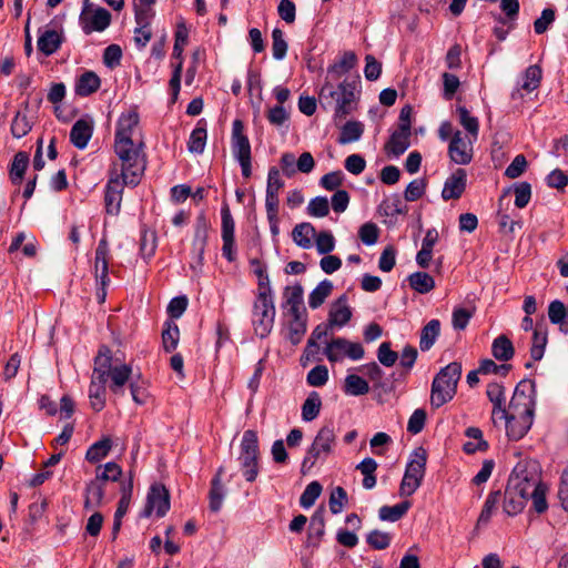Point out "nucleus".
<instances>
[{
	"mask_svg": "<svg viewBox=\"0 0 568 568\" xmlns=\"http://www.w3.org/2000/svg\"><path fill=\"white\" fill-rule=\"evenodd\" d=\"M101 81L97 73L87 71L79 77L75 83V93L80 97H88L97 92Z\"/></svg>",
	"mask_w": 568,
	"mask_h": 568,
	"instance_id": "31",
	"label": "nucleus"
},
{
	"mask_svg": "<svg viewBox=\"0 0 568 568\" xmlns=\"http://www.w3.org/2000/svg\"><path fill=\"white\" fill-rule=\"evenodd\" d=\"M179 338H180L179 326L175 323L168 324V327L162 332V341H163L164 349L169 353L173 352L178 346Z\"/></svg>",
	"mask_w": 568,
	"mask_h": 568,
	"instance_id": "55",
	"label": "nucleus"
},
{
	"mask_svg": "<svg viewBox=\"0 0 568 568\" xmlns=\"http://www.w3.org/2000/svg\"><path fill=\"white\" fill-rule=\"evenodd\" d=\"M221 219H222V230L221 236L223 241L222 254L229 261L233 262L235 260V250H234V229L235 223L231 211L227 204H224L221 209Z\"/></svg>",
	"mask_w": 568,
	"mask_h": 568,
	"instance_id": "16",
	"label": "nucleus"
},
{
	"mask_svg": "<svg viewBox=\"0 0 568 568\" xmlns=\"http://www.w3.org/2000/svg\"><path fill=\"white\" fill-rule=\"evenodd\" d=\"M173 57L182 61L184 45L187 43L189 30L183 22L179 23L175 31Z\"/></svg>",
	"mask_w": 568,
	"mask_h": 568,
	"instance_id": "59",
	"label": "nucleus"
},
{
	"mask_svg": "<svg viewBox=\"0 0 568 568\" xmlns=\"http://www.w3.org/2000/svg\"><path fill=\"white\" fill-rule=\"evenodd\" d=\"M515 205L518 209H524L530 201L531 186L528 182H520L514 186Z\"/></svg>",
	"mask_w": 568,
	"mask_h": 568,
	"instance_id": "63",
	"label": "nucleus"
},
{
	"mask_svg": "<svg viewBox=\"0 0 568 568\" xmlns=\"http://www.w3.org/2000/svg\"><path fill=\"white\" fill-rule=\"evenodd\" d=\"M307 213L314 217H324L329 213L328 200L324 196L312 199L307 206Z\"/></svg>",
	"mask_w": 568,
	"mask_h": 568,
	"instance_id": "62",
	"label": "nucleus"
},
{
	"mask_svg": "<svg viewBox=\"0 0 568 568\" xmlns=\"http://www.w3.org/2000/svg\"><path fill=\"white\" fill-rule=\"evenodd\" d=\"M548 317L552 324H559L560 329L568 327V312L561 301H552L548 306Z\"/></svg>",
	"mask_w": 568,
	"mask_h": 568,
	"instance_id": "47",
	"label": "nucleus"
},
{
	"mask_svg": "<svg viewBox=\"0 0 568 568\" xmlns=\"http://www.w3.org/2000/svg\"><path fill=\"white\" fill-rule=\"evenodd\" d=\"M130 392H131L132 399L138 405L146 404V402L150 397V394H149L148 387H146V382L141 379L140 375L136 378L131 379Z\"/></svg>",
	"mask_w": 568,
	"mask_h": 568,
	"instance_id": "51",
	"label": "nucleus"
},
{
	"mask_svg": "<svg viewBox=\"0 0 568 568\" xmlns=\"http://www.w3.org/2000/svg\"><path fill=\"white\" fill-rule=\"evenodd\" d=\"M352 318V310L347 304V296L343 294L332 304L328 313V326L331 328L337 326L343 327Z\"/></svg>",
	"mask_w": 568,
	"mask_h": 568,
	"instance_id": "24",
	"label": "nucleus"
},
{
	"mask_svg": "<svg viewBox=\"0 0 568 568\" xmlns=\"http://www.w3.org/2000/svg\"><path fill=\"white\" fill-rule=\"evenodd\" d=\"M456 112L459 116V122L464 126V129L469 133L470 138H474V141L478 138L479 131V122L478 119L471 116L469 111L465 106H457Z\"/></svg>",
	"mask_w": 568,
	"mask_h": 568,
	"instance_id": "48",
	"label": "nucleus"
},
{
	"mask_svg": "<svg viewBox=\"0 0 568 568\" xmlns=\"http://www.w3.org/2000/svg\"><path fill=\"white\" fill-rule=\"evenodd\" d=\"M324 353L329 362L335 363L342 361L345 356L353 361H358L364 357L365 351L359 343L351 342L344 337H336L327 343Z\"/></svg>",
	"mask_w": 568,
	"mask_h": 568,
	"instance_id": "12",
	"label": "nucleus"
},
{
	"mask_svg": "<svg viewBox=\"0 0 568 568\" xmlns=\"http://www.w3.org/2000/svg\"><path fill=\"white\" fill-rule=\"evenodd\" d=\"M344 392L352 396H362L369 392V385L363 377L349 374L345 378Z\"/></svg>",
	"mask_w": 568,
	"mask_h": 568,
	"instance_id": "44",
	"label": "nucleus"
},
{
	"mask_svg": "<svg viewBox=\"0 0 568 568\" xmlns=\"http://www.w3.org/2000/svg\"><path fill=\"white\" fill-rule=\"evenodd\" d=\"M377 358L382 365L392 367L398 359V354L390 348V343L384 342L377 349Z\"/></svg>",
	"mask_w": 568,
	"mask_h": 568,
	"instance_id": "64",
	"label": "nucleus"
},
{
	"mask_svg": "<svg viewBox=\"0 0 568 568\" xmlns=\"http://www.w3.org/2000/svg\"><path fill=\"white\" fill-rule=\"evenodd\" d=\"M409 286L419 294H427L435 287V281L426 272H415L408 276Z\"/></svg>",
	"mask_w": 568,
	"mask_h": 568,
	"instance_id": "36",
	"label": "nucleus"
},
{
	"mask_svg": "<svg viewBox=\"0 0 568 568\" xmlns=\"http://www.w3.org/2000/svg\"><path fill=\"white\" fill-rule=\"evenodd\" d=\"M516 484L506 487L504 495V511L509 516H515L523 511L528 499L516 491Z\"/></svg>",
	"mask_w": 568,
	"mask_h": 568,
	"instance_id": "27",
	"label": "nucleus"
},
{
	"mask_svg": "<svg viewBox=\"0 0 568 568\" xmlns=\"http://www.w3.org/2000/svg\"><path fill=\"white\" fill-rule=\"evenodd\" d=\"M474 142V138L466 139L460 131H456L448 146V154L452 161L460 165L468 164L473 159Z\"/></svg>",
	"mask_w": 568,
	"mask_h": 568,
	"instance_id": "15",
	"label": "nucleus"
},
{
	"mask_svg": "<svg viewBox=\"0 0 568 568\" xmlns=\"http://www.w3.org/2000/svg\"><path fill=\"white\" fill-rule=\"evenodd\" d=\"M491 353L497 361L507 362L513 358L515 349L511 341L506 335H500L494 339Z\"/></svg>",
	"mask_w": 568,
	"mask_h": 568,
	"instance_id": "34",
	"label": "nucleus"
},
{
	"mask_svg": "<svg viewBox=\"0 0 568 568\" xmlns=\"http://www.w3.org/2000/svg\"><path fill=\"white\" fill-rule=\"evenodd\" d=\"M335 442L336 435L333 424L321 427L302 462V473L308 471L317 460H325L333 453Z\"/></svg>",
	"mask_w": 568,
	"mask_h": 568,
	"instance_id": "6",
	"label": "nucleus"
},
{
	"mask_svg": "<svg viewBox=\"0 0 568 568\" xmlns=\"http://www.w3.org/2000/svg\"><path fill=\"white\" fill-rule=\"evenodd\" d=\"M357 63V57L353 51H346L327 69V78L332 80L339 79L343 74L351 71Z\"/></svg>",
	"mask_w": 568,
	"mask_h": 568,
	"instance_id": "28",
	"label": "nucleus"
},
{
	"mask_svg": "<svg viewBox=\"0 0 568 568\" xmlns=\"http://www.w3.org/2000/svg\"><path fill=\"white\" fill-rule=\"evenodd\" d=\"M109 246L105 239L100 240L95 250L94 273L97 283L105 287L109 283V264H108Z\"/></svg>",
	"mask_w": 568,
	"mask_h": 568,
	"instance_id": "23",
	"label": "nucleus"
},
{
	"mask_svg": "<svg viewBox=\"0 0 568 568\" xmlns=\"http://www.w3.org/2000/svg\"><path fill=\"white\" fill-rule=\"evenodd\" d=\"M364 132V125L358 121H348L346 122L338 138V142L341 144H348L355 142L361 139Z\"/></svg>",
	"mask_w": 568,
	"mask_h": 568,
	"instance_id": "46",
	"label": "nucleus"
},
{
	"mask_svg": "<svg viewBox=\"0 0 568 568\" xmlns=\"http://www.w3.org/2000/svg\"><path fill=\"white\" fill-rule=\"evenodd\" d=\"M426 181L424 179L413 180L405 189L404 197L408 202H414L420 199L426 190Z\"/></svg>",
	"mask_w": 568,
	"mask_h": 568,
	"instance_id": "61",
	"label": "nucleus"
},
{
	"mask_svg": "<svg viewBox=\"0 0 568 568\" xmlns=\"http://www.w3.org/2000/svg\"><path fill=\"white\" fill-rule=\"evenodd\" d=\"M104 497V486L99 480H91L85 487L84 507L95 508L102 504Z\"/></svg>",
	"mask_w": 568,
	"mask_h": 568,
	"instance_id": "37",
	"label": "nucleus"
},
{
	"mask_svg": "<svg viewBox=\"0 0 568 568\" xmlns=\"http://www.w3.org/2000/svg\"><path fill=\"white\" fill-rule=\"evenodd\" d=\"M287 42L281 29L275 28L272 31V54L275 60H283L287 52Z\"/></svg>",
	"mask_w": 568,
	"mask_h": 568,
	"instance_id": "53",
	"label": "nucleus"
},
{
	"mask_svg": "<svg viewBox=\"0 0 568 568\" xmlns=\"http://www.w3.org/2000/svg\"><path fill=\"white\" fill-rule=\"evenodd\" d=\"M358 236L365 245H374L378 241L379 229L375 223L366 222L359 227Z\"/></svg>",
	"mask_w": 568,
	"mask_h": 568,
	"instance_id": "56",
	"label": "nucleus"
},
{
	"mask_svg": "<svg viewBox=\"0 0 568 568\" xmlns=\"http://www.w3.org/2000/svg\"><path fill=\"white\" fill-rule=\"evenodd\" d=\"M143 142L138 143L114 141V152L121 161L120 178L126 185L139 184L146 163L143 153Z\"/></svg>",
	"mask_w": 568,
	"mask_h": 568,
	"instance_id": "2",
	"label": "nucleus"
},
{
	"mask_svg": "<svg viewBox=\"0 0 568 568\" xmlns=\"http://www.w3.org/2000/svg\"><path fill=\"white\" fill-rule=\"evenodd\" d=\"M123 180L120 178L118 170L113 168L111 171L110 180L105 186V209L109 214H118L122 201Z\"/></svg>",
	"mask_w": 568,
	"mask_h": 568,
	"instance_id": "17",
	"label": "nucleus"
},
{
	"mask_svg": "<svg viewBox=\"0 0 568 568\" xmlns=\"http://www.w3.org/2000/svg\"><path fill=\"white\" fill-rule=\"evenodd\" d=\"M95 357H102L106 359V374L110 377V389L115 395L124 394V385L131 382L132 368L126 364L112 366V354L108 346L103 345L100 347Z\"/></svg>",
	"mask_w": 568,
	"mask_h": 568,
	"instance_id": "9",
	"label": "nucleus"
},
{
	"mask_svg": "<svg viewBox=\"0 0 568 568\" xmlns=\"http://www.w3.org/2000/svg\"><path fill=\"white\" fill-rule=\"evenodd\" d=\"M500 496H501L500 490L491 491L488 495V497L483 506V509L480 511V515L478 517L477 526L486 525L490 520L491 515L495 511L496 506L500 500Z\"/></svg>",
	"mask_w": 568,
	"mask_h": 568,
	"instance_id": "50",
	"label": "nucleus"
},
{
	"mask_svg": "<svg viewBox=\"0 0 568 568\" xmlns=\"http://www.w3.org/2000/svg\"><path fill=\"white\" fill-rule=\"evenodd\" d=\"M427 455L423 448L416 449L409 459L399 486V496H412L422 485L426 470Z\"/></svg>",
	"mask_w": 568,
	"mask_h": 568,
	"instance_id": "7",
	"label": "nucleus"
},
{
	"mask_svg": "<svg viewBox=\"0 0 568 568\" xmlns=\"http://www.w3.org/2000/svg\"><path fill=\"white\" fill-rule=\"evenodd\" d=\"M534 415H520L509 412L507 422L505 423L506 434L510 440L521 439L530 429Z\"/></svg>",
	"mask_w": 568,
	"mask_h": 568,
	"instance_id": "18",
	"label": "nucleus"
},
{
	"mask_svg": "<svg viewBox=\"0 0 568 568\" xmlns=\"http://www.w3.org/2000/svg\"><path fill=\"white\" fill-rule=\"evenodd\" d=\"M333 291V283L329 280H323L310 294L308 305L311 308H318Z\"/></svg>",
	"mask_w": 568,
	"mask_h": 568,
	"instance_id": "41",
	"label": "nucleus"
},
{
	"mask_svg": "<svg viewBox=\"0 0 568 568\" xmlns=\"http://www.w3.org/2000/svg\"><path fill=\"white\" fill-rule=\"evenodd\" d=\"M346 501H347L346 490L341 486L335 487L331 493L329 501H328L331 513L334 515L342 513L343 507L346 504Z\"/></svg>",
	"mask_w": 568,
	"mask_h": 568,
	"instance_id": "58",
	"label": "nucleus"
},
{
	"mask_svg": "<svg viewBox=\"0 0 568 568\" xmlns=\"http://www.w3.org/2000/svg\"><path fill=\"white\" fill-rule=\"evenodd\" d=\"M29 165V155L27 152H18L12 160L10 168V179L13 184H20Z\"/></svg>",
	"mask_w": 568,
	"mask_h": 568,
	"instance_id": "38",
	"label": "nucleus"
},
{
	"mask_svg": "<svg viewBox=\"0 0 568 568\" xmlns=\"http://www.w3.org/2000/svg\"><path fill=\"white\" fill-rule=\"evenodd\" d=\"M467 182V173L464 169H457L444 183L442 191V197L445 201L459 199L465 189Z\"/></svg>",
	"mask_w": 568,
	"mask_h": 568,
	"instance_id": "21",
	"label": "nucleus"
},
{
	"mask_svg": "<svg viewBox=\"0 0 568 568\" xmlns=\"http://www.w3.org/2000/svg\"><path fill=\"white\" fill-rule=\"evenodd\" d=\"M170 509V494L161 484H153L146 497V505L142 513L143 517L151 516L155 510L158 517H163Z\"/></svg>",
	"mask_w": 568,
	"mask_h": 568,
	"instance_id": "14",
	"label": "nucleus"
},
{
	"mask_svg": "<svg viewBox=\"0 0 568 568\" xmlns=\"http://www.w3.org/2000/svg\"><path fill=\"white\" fill-rule=\"evenodd\" d=\"M547 345V329L541 325L537 324L532 334V345L530 348V356L534 361H540L545 353Z\"/></svg>",
	"mask_w": 568,
	"mask_h": 568,
	"instance_id": "40",
	"label": "nucleus"
},
{
	"mask_svg": "<svg viewBox=\"0 0 568 568\" xmlns=\"http://www.w3.org/2000/svg\"><path fill=\"white\" fill-rule=\"evenodd\" d=\"M260 456L257 433L253 429L245 430L240 444L237 462L242 475L248 483L255 481L258 476Z\"/></svg>",
	"mask_w": 568,
	"mask_h": 568,
	"instance_id": "5",
	"label": "nucleus"
},
{
	"mask_svg": "<svg viewBox=\"0 0 568 568\" xmlns=\"http://www.w3.org/2000/svg\"><path fill=\"white\" fill-rule=\"evenodd\" d=\"M275 317V307L273 298L256 297L253 306L252 323L255 334L261 338L266 337L273 327Z\"/></svg>",
	"mask_w": 568,
	"mask_h": 568,
	"instance_id": "10",
	"label": "nucleus"
},
{
	"mask_svg": "<svg viewBox=\"0 0 568 568\" xmlns=\"http://www.w3.org/2000/svg\"><path fill=\"white\" fill-rule=\"evenodd\" d=\"M541 75L542 71L539 65H529L525 71L524 81L520 85V89L525 90L526 92L536 90L540 84Z\"/></svg>",
	"mask_w": 568,
	"mask_h": 568,
	"instance_id": "49",
	"label": "nucleus"
},
{
	"mask_svg": "<svg viewBox=\"0 0 568 568\" xmlns=\"http://www.w3.org/2000/svg\"><path fill=\"white\" fill-rule=\"evenodd\" d=\"M440 333V322L438 320L429 321L420 332L419 347L423 352L429 351Z\"/></svg>",
	"mask_w": 568,
	"mask_h": 568,
	"instance_id": "33",
	"label": "nucleus"
},
{
	"mask_svg": "<svg viewBox=\"0 0 568 568\" xmlns=\"http://www.w3.org/2000/svg\"><path fill=\"white\" fill-rule=\"evenodd\" d=\"M392 537L388 532L378 529L372 530L367 537V544L374 549H386L390 544Z\"/></svg>",
	"mask_w": 568,
	"mask_h": 568,
	"instance_id": "60",
	"label": "nucleus"
},
{
	"mask_svg": "<svg viewBox=\"0 0 568 568\" xmlns=\"http://www.w3.org/2000/svg\"><path fill=\"white\" fill-rule=\"evenodd\" d=\"M410 507L412 503L409 500H404L394 506H383L378 510V516L381 520L394 523L399 520Z\"/></svg>",
	"mask_w": 568,
	"mask_h": 568,
	"instance_id": "39",
	"label": "nucleus"
},
{
	"mask_svg": "<svg viewBox=\"0 0 568 568\" xmlns=\"http://www.w3.org/2000/svg\"><path fill=\"white\" fill-rule=\"evenodd\" d=\"M139 121L136 111L122 113L116 123L114 141L133 142L134 132L139 129Z\"/></svg>",
	"mask_w": 568,
	"mask_h": 568,
	"instance_id": "19",
	"label": "nucleus"
},
{
	"mask_svg": "<svg viewBox=\"0 0 568 568\" xmlns=\"http://www.w3.org/2000/svg\"><path fill=\"white\" fill-rule=\"evenodd\" d=\"M231 148L236 160L252 156L251 144L248 138L244 134V125L241 120H235L232 124Z\"/></svg>",
	"mask_w": 568,
	"mask_h": 568,
	"instance_id": "20",
	"label": "nucleus"
},
{
	"mask_svg": "<svg viewBox=\"0 0 568 568\" xmlns=\"http://www.w3.org/2000/svg\"><path fill=\"white\" fill-rule=\"evenodd\" d=\"M356 84L354 80H344L335 88L327 79L321 89L320 102L326 106H334L335 115L344 118L353 110Z\"/></svg>",
	"mask_w": 568,
	"mask_h": 568,
	"instance_id": "3",
	"label": "nucleus"
},
{
	"mask_svg": "<svg viewBox=\"0 0 568 568\" xmlns=\"http://www.w3.org/2000/svg\"><path fill=\"white\" fill-rule=\"evenodd\" d=\"M322 493V485L318 481L310 483L300 498V504L304 508H310Z\"/></svg>",
	"mask_w": 568,
	"mask_h": 568,
	"instance_id": "54",
	"label": "nucleus"
},
{
	"mask_svg": "<svg viewBox=\"0 0 568 568\" xmlns=\"http://www.w3.org/2000/svg\"><path fill=\"white\" fill-rule=\"evenodd\" d=\"M106 359L102 357L94 358V369L89 387L90 405L95 412H100L105 406V384L108 382Z\"/></svg>",
	"mask_w": 568,
	"mask_h": 568,
	"instance_id": "8",
	"label": "nucleus"
},
{
	"mask_svg": "<svg viewBox=\"0 0 568 568\" xmlns=\"http://www.w3.org/2000/svg\"><path fill=\"white\" fill-rule=\"evenodd\" d=\"M322 400L316 392H312L302 405V418L305 422L314 420L321 412Z\"/></svg>",
	"mask_w": 568,
	"mask_h": 568,
	"instance_id": "45",
	"label": "nucleus"
},
{
	"mask_svg": "<svg viewBox=\"0 0 568 568\" xmlns=\"http://www.w3.org/2000/svg\"><path fill=\"white\" fill-rule=\"evenodd\" d=\"M93 134V121L91 118L85 116L78 120L70 131V141L79 150L87 148Z\"/></svg>",
	"mask_w": 568,
	"mask_h": 568,
	"instance_id": "22",
	"label": "nucleus"
},
{
	"mask_svg": "<svg viewBox=\"0 0 568 568\" xmlns=\"http://www.w3.org/2000/svg\"><path fill=\"white\" fill-rule=\"evenodd\" d=\"M80 21L85 34H90L93 31L102 32L110 26L111 13L101 7L92 9L90 0H84Z\"/></svg>",
	"mask_w": 568,
	"mask_h": 568,
	"instance_id": "13",
	"label": "nucleus"
},
{
	"mask_svg": "<svg viewBox=\"0 0 568 568\" xmlns=\"http://www.w3.org/2000/svg\"><path fill=\"white\" fill-rule=\"evenodd\" d=\"M410 131H403V129H396L389 136L385 145V150L388 154L395 156L402 155L409 148Z\"/></svg>",
	"mask_w": 568,
	"mask_h": 568,
	"instance_id": "30",
	"label": "nucleus"
},
{
	"mask_svg": "<svg viewBox=\"0 0 568 568\" xmlns=\"http://www.w3.org/2000/svg\"><path fill=\"white\" fill-rule=\"evenodd\" d=\"M315 236L316 230L308 222L296 224L292 231L293 242L303 250H308L313 246V240Z\"/></svg>",
	"mask_w": 568,
	"mask_h": 568,
	"instance_id": "29",
	"label": "nucleus"
},
{
	"mask_svg": "<svg viewBox=\"0 0 568 568\" xmlns=\"http://www.w3.org/2000/svg\"><path fill=\"white\" fill-rule=\"evenodd\" d=\"M325 532V519L323 510H316L311 517L308 526V541L318 545Z\"/></svg>",
	"mask_w": 568,
	"mask_h": 568,
	"instance_id": "42",
	"label": "nucleus"
},
{
	"mask_svg": "<svg viewBox=\"0 0 568 568\" xmlns=\"http://www.w3.org/2000/svg\"><path fill=\"white\" fill-rule=\"evenodd\" d=\"M460 376L462 364L458 362H452L438 372L430 392V405L434 408H439L454 398Z\"/></svg>",
	"mask_w": 568,
	"mask_h": 568,
	"instance_id": "4",
	"label": "nucleus"
},
{
	"mask_svg": "<svg viewBox=\"0 0 568 568\" xmlns=\"http://www.w3.org/2000/svg\"><path fill=\"white\" fill-rule=\"evenodd\" d=\"M516 484V491L528 500H532V507L541 514L547 510V486L542 484L536 462H521L516 465L508 478V486Z\"/></svg>",
	"mask_w": 568,
	"mask_h": 568,
	"instance_id": "1",
	"label": "nucleus"
},
{
	"mask_svg": "<svg viewBox=\"0 0 568 568\" xmlns=\"http://www.w3.org/2000/svg\"><path fill=\"white\" fill-rule=\"evenodd\" d=\"M32 129V124L29 121L26 113L20 111L14 115L11 123V133L14 138L21 139L26 136Z\"/></svg>",
	"mask_w": 568,
	"mask_h": 568,
	"instance_id": "52",
	"label": "nucleus"
},
{
	"mask_svg": "<svg viewBox=\"0 0 568 568\" xmlns=\"http://www.w3.org/2000/svg\"><path fill=\"white\" fill-rule=\"evenodd\" d=\"M328 381V369L324 365L313 367L306 376V382L310 386L321 387Z\"/></svg>",
	"mask_w": 568,
	"mask_h": 568,
	"instance_id": "57",
	"label": "nucleus"
},
{
	"mask_svg": "<svg viewBox=\"0 0 568 568\" xmlns=\"http://www.w3.org/2000/svg\"><path fill=\"white\" fill-rule=\"evenodd\" d=\"M223 473V467H220L216 475L212 479L211 490H210V509L214 513H217L222 508L224 491L221 483V476Z\"/></svg>",
	"mask_w": 568,
	"mask_h": 568,
	"instance_id": "35",
	"label": "nucleus"
},
{
	"mask_svg": "<svg viewBox=\"0 0 568 568\" xmlns=\"http://www.w3.org/2000/svg\"><path fill=\"white\" fill-rule=\"evenodd\" d=\"M112 448V440L104 437L92 444L85 454V459L90 463H98L105 458Z\"/></svg>",
	"mask_w": 568,
	"mask_h": 568,
	"instance_id": "43",
	"label": "nucleus"
},
{
	"mask_svg": "<svg viewBox=\"0 0 568 568\" xmlns=\"http://www.w3.org/2000/svg\"><path fill=\"white\" fill-rule=\"evenodd\" d=\"M63 42V34L57 30H44L38 38V50L45 55L55 53Z\"/></svg>",
	"mask_w": 568,
	"mask_h": 568,
	"instance_id": "26",
	"label": "nucleus"
},
{
	"mask_svg": "<svg viewBox=\"0 0 568 568\" xmlns=\"http://www.w3.org/2000/svg\"><path fill=\"white\" fill-rule=\"evenodd\" d=\"M133 491V484L130 479L129 483H123L121 487V498L118 504V508L114 514L112 539L114 540L120 531L122 525V517L126 514Z\"/></svg>",
	"mask_w": 568,
	"mask_h": 568,
	"instance_id": "25",
	"label": "nucleus"
},
{
	"mask_svg": "<svg viewBox=\"0 0 568 568\" xmlns=\"http://www.w3.org/2000/svg\"><path fill=\"white\" fill-rule=\"evenodd\" d=\"M536 407V390L532 381H521L515 387L509 403V412L520 415H534Z\"/></svg>",
	"mask_w": 568,
	"mask_h": 568,
	"instance_id": "11",
	"label": "nucleus"
},
{
	"mask_svg": "<svg viewBox=\"0 0 568 568\" xmlns=\"http://www.w3.org/2000/svg\"><path fill=\"white\" fill-rule=\"evenodd\" d=\"M206 122L204 120H200L195 126V129L191 132L187 150L191 153L201 154L203 153L206 144Z\"/></svg>",
	"mask_w": 568,
	"mask_h": 568,
	"instance_id": "32",
	"label": "nucleus"
}]
</instances>
